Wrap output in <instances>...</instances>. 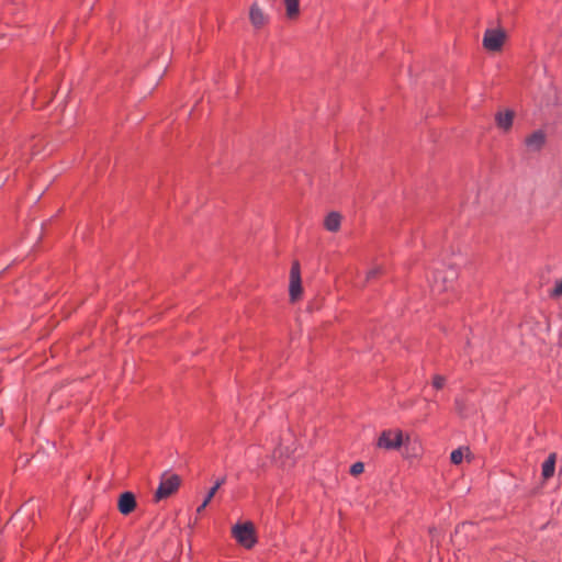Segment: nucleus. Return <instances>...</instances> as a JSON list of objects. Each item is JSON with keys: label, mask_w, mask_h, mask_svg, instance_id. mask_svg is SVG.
I'll use <instances>...</instances> for the list:
<instances>
[{"label": "nucleus", "mask_w": 562, "mask_h": 562, "mask_svg": "<svg viewBox=\"0 0 562 562\" xmlns=\"http://www.w3.org/2000/svg\"><path fill=\"white\" fill-rule=\"evenodd\" d=\"M180 482L179 475L165 473L155 493V499L158 502L172 495L179 488Z\"/></svg>", "instance_id": "1"}, {"label": "nucleus", "mask_w": 562, "mask_h": 562, "mask_svg": "<svg viewBox=\"0 0 562 562\" xmlns=\"http://www.w3.org/2000/svg\"><path fill=\"white\" fill-rule=\"evenodd\" d=\"M457 279V271L452 268H449L443 271H436L434 273V280L431 283V291L434 293H441L449 290L453 281Z\"/></svg>", "instance_id": "2"}, {"label": "nucleus", "mask_w": 562, "mask_h": 562, "mask_svg": "<svg viewBox=\"0 0 562 562\" xmlns=\"http://www.w3.org/2000/svg\"><path fill=\"white\" fill-rule=\"evenodd\" d=\"M232 532L236 541L247 549L256 543L255 529L250 522L235 525Z\"/></svg>", "instance_id": "3"}, {"label": "nucleus", "mask_w": 562, "mask_h": 562, "mask_svg": "<svg viewBox=\"0 0 562 562\" xmlns=\"http://www.w3.org/2000/svg\"><path fill=\"white\" fill-rule=\"evenodd\" d=\"M303 286L301 280V268L299 261H293L290 270L289 295L292 303L301 300Z\"/></svg>", "instance_id": "4"}, {"label": "nucleus", "mask_w": 562, "mask_h": 562, "mask_svg": "<svg viewBox=\"0 0 562 562\" xmlns=\"http://www.w3.org/2000/svg\"><path fill=\"white\" fill-rule=\"evenodd\" d=\"M507 34L501 29H488L483 36V46L490 52H498L502 49Z\"/></svg>", "instance_id": "5"}, {"label": "nucleus", "mask_w": 562, "mask_h": 562, "mask_svg": "<svg viewBox=\"0 0 562 562\" xmlns=\"http://www.w3.org/2000/svg\"><path fill=\"white\" fill-rule=\"evenodd\" d=\"M402 443L403 434L401 430H385L378 440V446L386 450L397 449Z\"/></svg>", "instance_id": "6"}, {"label": "nucleus", "mask_w": 562, "mask_h": 562, "mask_svg": "<svg viewBox=\"0 0 562 562\" xmlns=\"http://www.w3.org/2000/svg\"><path fill=\"white\" fill-rule=\"evenodd\" d=\"M249 20H250L251 25L255 29H260L268 23L269 16L259 7V4L257 2H255L251 4L250 10H249Z\"/></svg>", "instance_id": "7"}, {"label": "nucleus", "mask_w": 562, "mask_h": 562, "mask_svg": "<svg viewBox=\"0 0 562 562\" xmlns=\"http://www.w3.org/2000/svg\"><path fill=\"white\" fill-rule=\"evenodd\" d=\"M546 143V134L543 131L538 130L528 135L525 139V145L529 151H539Z\"/></svg>", "instance_id": "8"}, {"label": "nucleus", "mask_w": 562, "mask_h": 562, "mask_svg": "<svg viewBox=\"0 0 562 562\" xmlns=\"http://www.w3.org/2000/svg\"><path fill=\"white\" fill-rule=\"evenodd\" d=\"M117 507L121 514L128 515L136 507L135 496L131 492H125L121 494L117 503Z\"/></svg>", "instance_id": "9"}, {"label": "nucleus", "mask_w": 562, "mask_h": 562, "mask_svg": "<svg viewBox=\"0 0 562 562\" xmlns=\"http://www.w3.org/2000/svg\"><path fill=\"white\" fill-rule=\"evenodd\" d=\"M557 462V453L552 452L542 463L541 476L543 481L550 480L554 475Z\"/></svg>", "instance_id": "10"}, {"label": "nucleus", "mask_w": 562, "mask_h": 562, "mask_svg": "<svg viewBox=\"0 0 562 562\" xmlns=\"http://www.w3.org/2000/svg\"><path fill=\"white\" fill-rule=\"evenodd\" d=\"M514 115V112L510 110L497 113L495 117L497 126L505 132L509 131L513 125Z\"/></svg>", "instance_id": "11"}, {"label": "nucleus", "mask_w": 562, "mask_h": 562, "mask_svg": "<svg viewBox=\"0 0 562 562\" xmlns=\"http://www.w3.org/2000/svg\"><path fill=\"white\" fill-rule=\"evenodd\" d=\"M341 215L338 212H330L325 221L324 226L328 232H338L341 225Z\"/></svg>", "instance_id": "12"}, {"label": "nucleus", "mask_w": 562, "mask_h": 562, "mask_svg": "<svg viewBox=\"0 0 562 562\" xmlns=\"http://www.w3.org/2000/svg\"><path fill=\"white\" fill-rule=\"evenodd\" d=\"M226 482V476H223V477H220L216 480L215 484L213 485V487H211V490L209 491L205 499L203 501V503L198 507L196 512L200 514L202 513L205 507L210 504V502L212 501V498L214 497V495L216 494V492L218 491V488Z\"/></svg>", "instance_id": "13"}, {"label": "nucleus", "mask_w": 562, "mask_h": 562, "mask_svg": "<svg viewBox=\"0 0 562 562\" xmlns=\"http://www.w3.org/2000/svg\"><path fill=\"white\" fill-rule=\"evenodd\" d=\"M286 10V16L289 19H294L300 13L299 0H283Z\"/></svg>", "instance_id": "14"}, {"label": "nucleus", "mask_w": 562, "mask_h": 562, "mask_svg": "<svg viewBox=\"0 0 562 562\" xmlns=\"http://www.w3.org/2000/svg\"><path fill=\"white\" fill-rule=\"evenodd\" d=\"M469 454V448H458L451 452L450 460L453 464H460L463 458Z\"/></svg>", "instance_id": "15"}, {"label": "nucleus", "mask_w": 562, "mask_h": 562, "mask_svg": "<svg viewBox=\"0 0 562 562\" xmlns=\"http://www.w3.org/2000/svg\"><path fill=\"white\" fill-rule=\"evenodd\" d=\"M363 470L364 464L362 462H356L350 467V473L355 476L361 474Z\"/></svg>", "instance_id": "16"}, {"label": "nucleus", "mask_w": 562, "mask_h": 562, "mask_svg": "<svg viewBox=\"0 0 562 562\" xmlns=\"http://www.w3.org/2000/svg\"><path fill=\"white\" fill-rule=\"evenodd\" d=\"M446 383V378L442 375H435L432 379V385L435 389H441Z\"/></svg>", "instance_id": "17"}, {"label": "nucleus", "mask_w": 562, "mask_h": 562, "mask_svg": "<svg viewBox=\"0 0 562 562\" xmlns=\"http://www.w3.org/2000/svg\"><path fill=\"white\" fill-rule=\"evenodd\" d=\"M551 294L553 296H562V279L557 281L555 286L552 290Z\"/></svg>", "instance_id": "18"}, {"label": "nucleus", "mask_w": 562, "mask_h": 562, "mask_svg": "<svg viewBox=\"0 0 562 562\" xmlns=\"http://www.w3.org/2000/svg\"><path fill=\"white\" fill-rule=\"evenodd\" d=\"M380 273V268H373L371 269L368 274H367V279H372L374 278L375 276H378Z\"/></svg>", "instance_id": "19"}, {"label": "nucleus", "mask_w": 562, "mask_h": 562, "mask_svg": "<svg viewBox=\"0 0 562 562\" xmlns=\"http://www.w3.org/2000/svg\"><path fill=\"white\" fill-rule=\"evenodd\" d=\"M457 405H458V412L462 415V414H463V412H462L461 406L459 405V403H457Z\"/></svg>", "instance_id": "20"}, {"label": "nucleus", "mask_w": 562, "mask_h": 562, "mask_svg": "<svg viewBox=\"0 0 562 562\" xmlns=\"http://www.w3.org/2000/svg\"><path fill=\"white\" fill-rule=\"evenodd\" d=\"M279 453V456H282V449L279 448L277 451H276V454Z\"/></svg>", "instance_id": "21"}]
</instances>
